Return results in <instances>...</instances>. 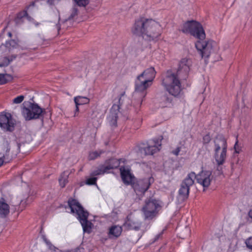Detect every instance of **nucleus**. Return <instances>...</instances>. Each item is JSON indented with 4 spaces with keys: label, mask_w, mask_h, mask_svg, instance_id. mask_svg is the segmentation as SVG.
Listing matches in <instances>:
<instances>
[{
    "label": "nucleus",
    "mask_w": 252,
    "mask_h": 252,
    "mask_svg": "<svg viewBox=\"0 0 252 252\" xmlns=\"http://www.w3.org/2000/svg\"><path fill=\"white\" fill-rule=\"evenodd\" d=\"M15 126V121L11 114L2 112L0 114V127L4 131H12Z\"/></svg>",
    "instance_id": "nucleus-11"
},
{
    "label": "nucleus",
    "mask_w": 252,
    "mask_h": 252,
    "mask_svg": "<svg viewBox=\"0 0 252 252\" xmlns=\"http://www.w3.org/2000/svg\"><path fill=\"white\" fill-rule=\"evenodd\" d=\"M25 203H26V201H24V200H21V202H20V205L22 206L23 208L22 209H21L20 211H22L23 210V209L25 207Z\"/></svg>",
    "instance_id": "nucleus-39"
},
{
    "label": "nucleus",
    "mask_w": 252,
    "mask_h": 252,
    "mask_svg": "<svg viewBox=\"0 0 252 252\" xmlns=\"http://www.w3.org/2000/svg\"><path fill=\"white\" fill-rule=\"evenodd\" d=\"M75 3L79 6H86L90 2L89 0H73Z\"/></svg>",
    "instance_id": "nucleus-28"
},
{
    "label": "nucleus",
    "mask_w": 252,
    "mask_h": 252,
    "mask_svg": "<svg viewBox=\"0 0 252 252\" xmlns=\"http://www.w3.org/2000/svg\"><path fill=\"white\" fill-rule=\"evenodd\" d=\"M195 47L202 58H208L212 53H217L219 50L218 44L214 41L207 42L198 41L195 43Z\"/></svg>",
    "instance_id": "nucleus-7"
},
{
    "label": "nucleus",
    "mask_w": 252,
    "mask_h": 252,
    "mask_svg": "<svg viewBox=\"0 0 252 252\" xmlns=\"http://www.w3.org/2000/svg\"><path fill=\"white\" fill-rule=\"evenodd\" d=\"M122 228L119 225H114L110 227L109 229L108 236L110 238H116L119 237L122 232Z\"/></svg>",
    "instance_id": "nucleus-20"
},
{
    "label": "nucleus",
    "mask_w": 252,
    "mask_h": 252,
    "mask_svg": "<svg viewBox=\"0 0 252 252\" xmlns=\"http://www.w3.org/2000/svg\"><path fill=\"white\" fill-rule=\"evenodd\" d=\"M195 179V173L193 172H191L188 174L183 180L181 185V188L179 190V193L183 199L188 197L190 188L194 184Z\"/></svg>",
    "instance_id": "nucleus-10"
},
{
    "label": "nucleus",
    "mask_w": 252,
    "mask_h": 252,
    "mask_svg": "<svg viewBox=\"0 0 252 252\" xmlns=\"http://www.w3.org/2000/svg\"><path fill=\"white\" fill-rule=\"evenodd\" d=\"M24 98L25 96L23 95H19L13 99L12 103L16 104H20L24 100Z\"/></svg>",
    "instance_id": "nucleus-29"
},
{
    "label": "nucleus",
    "mask_w": 252,
    "mask_h": 252,
    "mask_svg": "<svg viewBox=\"0 0 252 252\" xmlns=\"http://www.w3.org/2000/svg\"><path fill=\"white\" fill-rule=\"evenodd\" d=\"M119 109V105L116 104H114L110 109L107 120L110 125L112 127H115L117 126V120L120 113Z\"/></svg>",
    "instance_id": "nucleus-16"
},
{
    "label": "nucleus",
    "mask_w": 252,
    "mask_h": 252,
    "mask_svg": "<svg viewBox=\"0 0 252 252\" xmlns=\"http://www.w3.org/2000/svg\"><path fill=\"white\" fill-rule=\"evenodd\" d=\"M162 85L171 95L177 96L181 91V83L176 74L168 71L163 78Z\"/></svg>",
    "instance_id": "nucleus-5"
},
{
    "label": "nucleus",
    "mask_w": 252,
    "mask_h": 252,
    "mask_svg": "<svg viewBox=\"0 0 252 252\" xmlns=\"http://www.w3.org/2000/svg\"><path fill=\"white\" fill-rule=\"evenodd\" d=\"M68 205L70 213L75 215L80 222L84 232L91 233L94 227V224L91 221L88 220L89 213L75 199H69L68 201Z\"/></svg>",
    "instance_id": "nucleus-3"
},
{
    "label": "nucleus",
    "mask_w": 252,
    "mask_h": 252,
    "mask_svg": "<svg viewBox=\"0 0 252 252\" xmlns=\"http://www.w3.org/2000/svg\"><path fill=\"white\" fill-rule=\"evenodd\" d=\"M154 181L152 177L147 178L132 183V187L137 194L144 193Z\"/></svg>",
    "instance_id": "nucleus-14"
},
{
    "label": "nucleus",
    "mask_w": 252,
    "mask_h": 252,
    "mask_svg": "<svg viewBox=\"0 0 252 252\" xmlns=\"http://www.w3.org/2000/svg\"><path fill=\"white\" fill-rule=\"evenodd\" d=\"M100 154L101 153H98L97 151L92 152L90 153L89 158L91 160L97 158Z\"/></svg>",
    "instance_id": "nucleus-30"
},
{
    "label": "nucleus",
    "mask_w": 252,
    "mask_h": 252,
    "mask_svg": "<svg viewBox=\"0 0 252 252\" xmlns=\"http://www.w3.org/2000/svg\"><path fill=\"white\" fill-rule=\"evenodd\" d=\"M125 94V91L124 90V91H123L121 93L120 95L122 96V95H124Z\"/></svg>",
    "instance_id": "nucleus-43"
},
{
    "label": "nucleus",
    "mask_w": 252,
    "mask_h": 252,
    "mask_svg": "<svg viewBox=\"0 0 252 252\" xmlns=\"http://www.w3.org/2000/svg\"><path fill=\"white\" fill-rule=\"evenodd\" d=\"M120 164L119 161L115 158H112L106 161L95 170L92 173V175L96 176L109 173L110 169L117 168Z\"/></svg>",
    "instance_id": "nucleus-12"
},
{
    "label": "nucleus",
    "mask_w": 252,
    "mask_h": 252,
    "mask_svg": "<svg viewBox=\"0 0 252 252\" xmlns=\"http://www.w3.org/2000/svg\"><path fill=\"white\" fill-rule=\"evenodd\" d=\"M234 149L235 151V153L236 154H239L241 151V147L238 144V140H236L235 143Z\"/></svg>",
    "instance_id": "nucleus-33"
},
{
    "label": "nucleus",
    "mask_w": 252,
    "mask_h": 252,
    "mask_svg": "<svg viewBox=\"0 0 252 252\" xmlns=\"http://www.w3.org/2000/svg\"><path fill=\"white\" fill-rule=\"evenodd\" d=\"M161 140H152L149 142L148 146L144 149L146 155H152L159 151L161 148Z\"/></svg>",
    "instance_id": "nucleus-17"
},
{
    "label": "nucleus",
    "mask_w": 252,
    "mask_h": 252,
    "mask_svg": "<svg viewBox=\"0 0 252 252\" xmlns=\"http://www.w3.org/2000/svg\"><path fill=\"white\" fill-rule=\"evenodd\" d=\"M184 231L187 233V236L189 235L190 231L189 227H186L184 229Z\"/></svg>",
    "instance_id": "nucleus-40"
},
{
    "label": "nucleus",
    "mask_w": 252,
    "mask_h": 252,
    "mask_svg": "<svg viewBox=\"0 0 252 252\" xmlns=\"http://www.w3.org/2000/svg\"><path fill=\"white\" fill-rule=\"evenodd\" d=\"M9 212V207L8 205L5 202L3 199L0 200V215L1 216H5Z\"/></svg>",
    "instance_id": "nucleus-21"
},
{
    "label": "nucleus",
    "mask_w": 252,
    "mask_h": 252,
    "mask_svg": "<svg viewBox=\"0 0 252 252\" xmlns=\"http://www.w3.org/2000/svg\"><path fill=\"white\" fill-rule=\"evenodd\" d=\"M181 31L184 33H190L200 40H203L205 37V33L202 26L196 21H188L182 25Z\"/></svg>",
    "instance_id": "nucleus-6"
},
{
    "label": "nucleus",
    "mask_w": 252,
    "mask_h": 252,
    "mask_svg": "<svg viewBox=\"0 0 252 252\" xmlns=\"http://www.w3.org/2000/svg\"><path fill=\"white\" fill-rule=\"evenodd\" d=\"M74 100L76 105H81L88 104L90 102V99L87 97L78 96L74 98Z\"/></svg>",
    "instance_id": "nucleus-22"
},
{
    "label": "nucleus",
    "mask_w": 252,
    "mask_h": 252,
    "mask_svg": "<svg viewBox=\"0 0 252 252\" xmlns=\"http://www.w3.org/2000/svg\"><path fill=\"white\" fill-rule=\"evenodd\" d=\"M131 32L133 34L141 36L145 40L155 41L160 36L161 28L158 23L154 20L139 19L135 21Z\"/></svg>",
    "instance_id": "nucleus-1"
},
{
    "label": "nucleus",
    "mask_w": 252,
    "mask_h": 252,
    "mask_svg": "<svg viewBox=\"0 0 252 252\" xmlns=\"http://www.w3.org/2000/svg\"><path fill=\"white\" fill-rule=\"evenodd\" d=\"M78 106L79 105H76V109H75V113H74V116H76L77 113L79 112Z\"/></svg>",
    "instance_id": "nucleus-41"
},
{
    "label": "nucleus",
    "mask_w": 252,
    "mask_h": 252,
    "mask_svg": "<svg viewBox=\"0 0 252 252\" xmlns=\"http://www.w3.org/2000/svg\"><path fill=\"white\" fill-rule=\"evenodd\" d=\"M214 158L218 165H222L226 158L227 140L222 135H218L214 140Z\"/></svg>",
    "instance_id": "nucleus-4"
},
{
    "label": "nucleus",
    "mask_w": 252,
    "mask_h": 252,
    "mask_svg": "<svg viewBox=\"0 0 252 252\" xmlns=\"http://www.w3.org/2000/svg\"><path fill=\"white\" fill-rule=\"evenodd\" d=\"M246 244L249 248L252 250V237L247 240Z\"/></svg>",
    "instance_id": "nucleus-35"
},
{
    "label": "nucleus",
    "mask_w": 252,
    "mask_h": 252,
    "mask_svg": "<svg viewBox=\"0 0 252 252\" xmlns=\"http://www.w3.org/2000/svg\"><path fill=\"white\" fill-rule=\"evenodd\" d=\"M12 77L8 74L0 73V85L4 84L12 80Z\"/></svg>",
    "instance_id": "nucleus-26"
},
{
    "label": "nucleus",
    "mask_w": 252,
    "mask_h": 252,
    "mask_svg": "<svg viewBox=\"0 0 252 252\" xmlns=\"http://www.w3.org/2000/svg\"><path fill=\"white\" fill-rule=\"evenodd\" d=\"M120 172L123 182L126 185L132 184L134 180V177L131 174L129 168L122 166L120 168Z\"/></svg>",
    "instance_id": "nucleus-18"
},
{
    "label": "nucleus",
    "mask_w": 252,
    "mask_h": 252,
    "mask_svg": "<svg viewBox=\"0 0 252 252\" xmlns=\"http://www.w3.org/2000/svg\"><path fill=\"white\" fill-rule=\"evenodd\" d=\"M156 74L155 68L151 67L145 69L137 77L133 97L137 100L140 104L147 94V89L152 86Z\"/></svg>",
    "instance_id": "nucleus-2"
},
{
    "label": "nucleus",
    "mask_w": 252,
    "mask_h": 252,
    "mask_svg": "<svg viewBox=\"0 0 252 252\" xmlns=\"http://www.w3.org/2000/svg\"><path fill=\"white\" fill-rule=\"evenodd\" d=\"M96 178L92 177L87 179L86 181V184L89 185H92L95 184L96 181Z\"/></svg>",
    "instance_id": "nucleus-31"
},
{
    "label": "nucleus",
    "mask_w": 252,
    "mask_h": 252,
    "mask_svg": "<svg viewBox=\"0 0 252 252\" xmlns=\"http://www.w3.org/2000/svg\"><path fill=\"white\" fill-rule=\"evenodd\" d=\"M211 136L209 134H206L203 137V142L204 144H208L211 141Z\"/></svg>",
    "instance_id": "nucleus-34"
},
{
    "label": "nucleus",
    "mask_w": 252,
    "mask_h": 252,
    "mask_svg": "<svg viewBox=\"0 0 252 252\" xmlns=\"http://www.w3.org/2000/svg\"><path fill=\"white\" fill-rule=\"evenodd\" d=\"M8 34V36H9V37H11V36H12V34H11V32H9Z\"/></svg>",
    "instance_id": "nucleus-44"
},
{
    "label": "nucleus",
    "mask_w": 252,
    "mask_h": 252,
    "mask_svg": "<svg viewBox=\"0 0 252 252\" xmlns=\"http://www.w3.org/2000/svg\"><path fill=\"white\" fill-rule=\"evenodd\" d=\"M44 241L50 250H53L55 248L54 247L52 246L50 242L46 238H44Z\"/></svg>",
    "instance_id": "nucleus-37"
},
{
    "label": "nucleus",
    "mask_w": 252,
    "mask_h": 252,
    "mask_svg": "<svg viewBox=\"0 0 252 252\" xmlns=\"http://www.w3.org/2000/svg\"><path fill=\"white\" fill-rule=\"evenodd\" d=\"M3 47L6 48L8 51H11L17 49L19 46L17 43L14 40H10L9 42H7L5 45H3ZM2 48V46L1 47Z\"/></svg>",
    "instance_id": "nucleus-24"
},
{
    "label": "nucleus",
    "mask_w": 252,
    "mask_h": 252,
    "mask_svg": "<svg viewBox=\"0 0 252 252\" xmlns=\"http://www.w3.org/2000/svg\"><path fill=\"white\" fill-rule=\"evenodd\" d=\"M141 223L137 218L132 214H129L124 223V226L127 229L137 230L140 227Z\"/></svg>",
    "instance_id": "nucleus-15"
},
{
    "label": "nucleus",
    "mask_w": 252,
    "mask_h": 252,
    "mask_svg": "<svg viewBox=\"0 0 252 252\" xmlns=\"http://www.w3.org/2000/svg\"><path fill=\"white\" fill-rule=\"evenodd\" d=\"M180 151V149L179 148H176L174 151L172 152L173 154L176 156L178 155L179 152Z\"/></svg>",
    "instance_id": "nucleus-38"
},
{
    "label": "nucleus",
    "mask_w": 252,
    "mask_h": 252,
    "mask_svg": "<svg viewBox=\"0 0 252 252\" xmlns=\"http://www.w3.org/2000/svg\"><path fill=\"white\" fill-rule=\"evenodd\" d=\"M7 145V149L6 151V153L4 154L2 153H0V166L3 164V161H4V158H5V156L6 155V153L9 152V149L8 148V145Z\"/></svg>",
    "instance_id": "nucleus-32"
},
{
    "label": "nucleus",
    "mask_w": 252,
    "mask_h": 252,
    "mask_svg": "<svg viewBox=\"0 0 252 252\" xmlns=\"http://www.w3.org/2000/svg\"><path fill=\"white\" fill-rule=\"evenodd\" d=\"M17 17L19 18H22L23 17L24 19H28L27 12L23 11V12L19 13V15H18Z\"/></svg>",
    "instance_id": "nucleus-36"
},
{
    "label": "nucleus",
    "mask_w": 252,
    "mask_h": 252,
    "mask_svg": "<svg viewBox=\"0 0 252 252\" xmlns=\"http://www.w3.org/2000/svg\"><path fill=\"white\" fill-rule=\"evenodd\" d=\"M15 56L13 57V58L9 59L7 57L1 58L0 59V66H5L9 64L10 62L12 61L13 59L15 58Z\"/></svg>",
    "instance_id": "nucleus-27"
},
{
    "label": "nucleus",
    "mask_w": 252,
    "mask_h": 252,
    "mask_svg": "<svg viewBox=\"0 0 252 252\" xmlns=\"http://www.w3.org/2000/svg\"><path fill=\"white\" fill-rule=\"evenodd\" d=\"M159 103L161 107H170L172 105V100L164 95L161 97Z\"/></svg>",
    "instance_id": "nucleus-23"
},
{
    "label": "nucleus",
    "mask_w": 252,
    "mask_h": 252,
    "mask_svg": "<svg viewBox=\"0 0 252 252\" xmlns=\"http://www.w3.org/2000/svg\"><path fill=\"white\" fill-rule=\"evenodd\" d=\"M197 182L203 188V190H206L210 186L212 181V173L210 171H202L197 175L195 174Z\"/></svg>",
    "instance_id": "nucleus-13"
},
{
    "label": "nucleus",
    "mask_w": 252,
    "mask_h": 252,
    "mask_svg": "<svg viewBox=\"0 0 252 252\" xmlns=\"http://www.w3.org/2000/svg\"><path fill=\"white\" fill-rule=\"evenodd\" d=\"M191 65V62L190 60L186 58L182 59L179 63L178 73L179 74H183L187 75L190 70Z\"/></svg>",
    "instance_id": "nucleus-19"
},
{
    "label": "nucleus",
    "mask_w": 252,
    "mask_h": 252,
    "mask_svg": "<svg viewBox=\"0 0 252 252\" xmlns=\"http://www.w3.org/2000/svg\"><path fill=\"white\" fill-rule=\"evenodd\" d=\"M161 208V202L159 200L150 199L146 202L142 211L146 219H152L155 217Z\"/></svg>",
    "instance_id": "nucleus-8"
},
{
    "label": "nucleus",
    "mask_w": 252,
    "mask_h": 252,
    "mask_svg": "<svg viewBox=\"0 0 252 252\" xmlns=\"http://www.w3.org/2000/svg\"><path fill=\"white\" fill-rule=\"evenodd\" d=\"M43 111L37 104L30 103V105L25 106L22 110V114L26 121H30L39 118Z\"/></svg>",
    "instance_id": "nucleus-9"
},
{
    "label": "nucleus",
    "mask_w": 252,
    "mask_h": 252,
    "mask_svg": "<svg viewBox=\"0 0 252 252\" xmlns=\"http://www.w3.org/2000/svg\"><path fill=\"white\" fill-rule=\"evenodd\" d=\"M69 173L68 171L63 172L59 179V183L61 187H64L68 182V176Z\"/></svg>",
    "instance_id": "nucleus-25"
},
{
    "label": "nucleus",
    "mask_w": 252,
    "mask_h": 252,
    "mask_svg": "<svg viewBox=\"0 0 252 252\" xmlns=\"http://www.w3.org/2000/svg\"><path fill=\"white\" fill-rule=\"evenodd\" d=\"M248 216L252 220V209L249 212Z\"/></svg>",
    "instance_id": "nucleus-42"
}]
</instances>
